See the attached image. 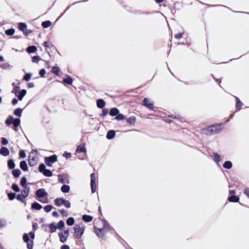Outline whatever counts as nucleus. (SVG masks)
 <instances>
[{"instance_id": "f257e3e1", "label": "nucleus", "mask_w": 249, "mask_h": 249, "mask_svg": "<svg viewBox=\"0 0 249 249\" xmlns=\"http://www.w3.org/2000/svg\"><path fill=\"white\" fill-rule=\"evenodd\" d=\"M75 237L77 239L81 237L84 232V226L82 224L76 225L74 228Z\"/></svg>"}, {"instance_id": "f03ea898", "label": "nucleus", "mask_w": 249, "mask_h": 249, "mask_svg": "<svg viewBox=\"0 0 249 249\" xmlns=\"http://www.w3.org/2000/svg\"><path fill=\"white\" fill-rule=\"evenodd\" d=\"M54 201L55 205L57 206H59L63 204L67 208L71 207V203L67 200L61 198H57Z\"/></svg>"}, {"instance_id": "7ed1b4c3", "label": "nucleus", "mask_w": 249, "mask_h": 249, "mask_svg": "<svg viewBox=\"0 0 249 249\" xmlns=\"http://www.w3.org/2000/svg\"><path fill=\"white\" fill-rule=\"evenodd\" d=\"M57 160V156L53 155L51 156L46 157L45 158V162L48 166H52V164Z\"/></svg>"}, {"instance_id": "20e7f679", "label": "nucleus", "mask_w": 249, "mask_h": 249, "mask_svg": "<svg viewBox=\"0 0 249 249\" xmlns=\"http://www.w3.org/2000/svg\"><path fill=\"white\" fill-rule=\"evenodd\" d=\"M94 228L95 233L99 237H103L108 232L103 228H98L95 226H94Z\"/></svg>"}, {"instance_id": "39448f33", "label": "nucleus", "mask_w": 249, "mask_h": 249, "mask_svg": "<svg viewBox=\"0 0 249 249\" xmlns=\"http://www.w3.org/2000/svg\"><path fill=\"white\" fill-rule=\"evenodd\" d=\"M202 133L208 135H212L215 133V129L211 125L202 130Z\"/></svg>"}, {"instance_id": "423d86ee", "label": "nucleus", "mask_w": 249, "mask_h": 249, "mask_svg": "<svg viewBox=\"0 0 249 249\" xmlns=\"http://www.w3.org/2000/svg\"><path fill=\"white\" fill-rule=\"evenodd\" d=\"M68 235H69V231L68 230H65L62 233H59V236L60 237V241L62 243H64L65 242H66Z\"/></svg>"}, {"instance_id": "0eeeda50", "label": "nucleus", "mask_w": 249, "mask_h": 249, "mask_svg": "<svg viewBox=\"0 0 249 249\" xmlns=\"http://www.w3.org/2000/svg\"><path fill=\"white\" fill-rule=\"evenodd\" d=\"M26 90L23 89H22L20 91H15V94L16 96L18 97V100L21 101L23 98L24 96L26 95Z\"/></svg>"}, {"instance_id": "6e6552de", "label": "nucleus", "mask_w": 249, "mask_h": 249, "mask_svg": "<svg viewBox=\"0 0 249 249\" xmlns=\"http://www.w3.org/2000/svg\"><path fill=\"white\" fill-rule=\"evenodd\" d=\"M47 193L45 191L44 189H39L36 192V195L39 198L47 196Z\"/></svg>"}, {"instance_id": "1a4fd4ad", "label": "nucleus", "mask_w": 249, "mask_h": 249, "mask_svg": "<svg viewBox=\"0 0 249 249\" xmlns=\"http://www.w3.org/2000/svg\"><path fill=\"white\" fill-rule=\"evenodd\" d=\"M143 105L149 109H152L154 107L153 102L150 101L147 98L143 99Z\"/></svg>"}, {"instance_id": "9d476101", "label": "nucleus", "mask_w": 249, "mask_h": 249, "mask_svg": "<svg viewBox=\"0 0 249 249\" xmlns=\"http://www.w3.org/2000/svg\"><path fill=\"white\" fill-rule=\"evenodd\" d=\"M28 163L29 165L31 166H35L37 163L36 158L30 155L28 159Z\"/></svg>"}, {"instance_id": "9b49d317", "label": "nucleus", "mask_w": 249, "mask_h": 249, "mask_svg": "<svg viewBox=\"0 0 249 249\" xmlns=\"http://www.w3.org/2000/svg\"><path fill=\"white\" fill-rule=\"evenodd\" d=\"M9 150L5 147H2L0 149V154L2 156H7L9 155Z\"/></svg>"}, {"instance_id": "f8f14e48", "label": "nucleus", "mask_w": 249, "mask_h": 249, "mask_svg": "<svg viewBox=\"0 0 249 249\" xmlns=\"http://www.w3.org/2000/svg\"><path fill=\"white\" fill-rule=\"evenodd\" d=\"M212 126L213 127V129H215V133L216 134L218 132H220V131L222 129L223 124L222 123H220Z\"/></svg>"}, {"instance_id": "ddd939ff", "label": "nucleus", "mask_w": 249, "mask_h": 249, "mask_svg": "<svg viewBox=\"0 0 249 249\" xmlns=\"http://www.w3.org/2000/svg\"><path fill=\"white\" fill-rule=\"evenodd\" d=\"M76 152H82V153L86 152L85 144H81L79 145L76 149Z\"/></svg>"}, {"instance_id": "4468645a", "label": "nucleus", "mask_w": 249, "mask_h": 249, "mask_svg": "<svg viewBox=\"0 0 249 249\" xmlns=\"http://www.w3.org/2000/svg\"><path fill=\"white\" fill-rule=\"evenodd\" d=\"M42 206L38 203L35 202L32 205V208L36 210H40L42 209Z\"/></svg>"}, {"instance_id": "2eb2a0df", "label": "nucleus", "mask_w": 249, "mask_h": 249, "mask_svg": "<svg viewBox=\"0 0 249 249\" xmlns=\"http://www.w3.org/2000/svg\"><path fill=\"white\" fill-rule=\"evenodd\" d=\"M115 136V132L114 130H109L107 135V138L108 140L113 139Z\"/></svg>"}, {"instance_id": "dca6fc26", "label": "nucleus", "mask_w": 249, "mask_h": 249, "mask_svg": "<svg viewBox=\"0 0 249 249\" xmlns=\"http://www.w3.org/2000/svg\"><path fill=\"white\" fill-rule=\"evenodd\" d=\"M20 168L24 171H26L28 170V166L27 163L25 161L22 160L20 162Z\"/></svg>"}, {"instance_id": "f3484780", "label": "nucleus", "mask_w": 249, "mask_h": 249, "mask_svg": "<svg viewBox=\"0 0 249 249\" xmlns=\"http://www.w3.org/2000/svg\"><path fill=\"white\" fill-rule=\"evenodd\" d=\"M101 222L103 223V228L105 229V230L109 231L110 230V227L109 224L106 221L101 220Z\"/></svg>"}, {"instance_id": "a211bd4d", "label": "nucleus", "mask_w": 249, "mask_h": 249, "mask_svg": "<svg viewBox=\"0 0 249 249\" xmlns=\"http://www.w3.org/2000/svg\"><path fill=\"white\" fill-rule=\"evenodd\" d=\"M228 200L230 202H237L239 200V198L235 195H232L229 197Z\"/></svg>"}, {"instance_id": "6ab92c4d", "label": "nucleus", "mask_w": 249, "mask_h": 249, "mask_svg": "<svg viewBox=\"0 0 249 249\" xmlns=\"http://www.w3.org/2000/svg\"><path fill=\"white\" fill-rule=\"evenodd\" d=\"M119 113V110L117 108H112L109 112V114L111 116H116Z\"/></svg>"}, {"instance_id": "aec40b11", "label": "nucleus", "mask_w": 249, "mask_h": 249, "mask_svg": "<svg viewBox=\"0 0 249 249\" xmlns=\"http://www.w3.org/2000/svg\"><path fill=\"white\" fill-rule=\"evenodd\" d=\"M105 106V102L103 99H99L97 101V106L98 107L102 108Z\"/></svg>"}, {"instance_id": "412c9836", "label": "nucleus", "mask_w": 249, "mask_h": 249, "mask_svg": "<svg viewBox=\"0 0 249 249\" xmlns=\"http://www.w3.org/2000/svg\"><path fill=\"white\" fill-rule=\"evenodd\" d=\"M20 120L19 119L17 118L13 119V124L15 126V130L17 131V127L20 124Z\"/></svg>"}, {"instance_id": "4be33fe9", "label": "nucleus", "mask_w": 249, "mask_h": 249, "mask_svg": "<svg viewBox=\"0 0 249 249\" xmlns=\"http://www.w3.org/2000/svg\"><path fill=\"white\" fill-rule=\"evenodd\" d=\"M232 164L231 161L227 160L223 164V167L226 169H230L232 168Z\"/></svg>"}, {"instance_id": "5701e85b", "label": "nucleus", "mask_w": 249, "mask_h": 249, "mask_svg": "<svg viewBox=\"0 0 249 249\" xmlns=\"http://www.w3.org/2000/svg\"><path fill=\"white\" fill-rule=\"evenodd\" d=\"M73 80L72 78L69 76L63 80V83L71 85L72 83Z\"/></svg>"}, {"instance_id": "b1692460", "label": "nucleus", "mask_w": 249, "mask_h": 249, "mask_svg": "<svg viewBox=\"0 0 249 249\" xmlns=\"http://www.w3.org/2000/svg\"><path fill=\"white\" fill-rule=\"evenodd\" d=\"M21 171L18 169H14L12 171V174L15 178H18L21 174Z\"/></svg>"}, {"instance_id": "393cba45", "label": "nucleus", "mask_w": 249, "mask_h": 249, "mask_svg": "<svg viewBox=\"0 0 249 249\" xmlns=\"http://www.w3.org/2000/svg\"><path fill=\"white\" fill-rule=\"evenodd\" d=\"M8 167L10 169H13L15 167V164L14 160L12 159L9 160L7 162Z\"/></svg>"}, {"instance_id": "a878e982", "label": "nucleus", "mask_w": 249, "mask_h": 249, "mask_svg": "<svg viewBox=\"0 0 249 249\" xmlns=\"http://www.w3.org/2000/svg\"><path fill=\"white\" fill-rule=\"evenodd\" d=\"M82 219L86 222H89L92 220V217L89 215H84L82 216Z\"/></svg>"}, {"instance_id": "bb28decb", "label": "nucleus", "mask_w": 249, "mask_h": 249, "mask_svg": "<svg viewBox=\"0 0 249 249\" xmlns=\"http://www.w3.org/2000/svg\"><path fill=\"white\" fill-rule=\"evenodd\" d=\"M29 188H24V190H23L21 191V196L23 198H25L27 196H28L29 195Z\"/></svg>"}, {"instance_id": "cd10ccee", "label": "nucleus", "mask_w": 249, "mask_h": 249, "mask_svg": "<svg viewBox=\"0 0 249 249\" xmlns=\"http://www.w3.org/2000/svg\"><path fill=\"white\" fill-rule=\"evenodd\" d=\"M70 188L69 185H63L61 188V190L63 193H68L70 191Z\"/></svg>"}, {"instance_id": "c85d7f7f", "label": "nucleus", "mask_w": 249, "mask_h": 249, "mask_svg": "<svg viewBox=\"0 0 249 249\" xmlns=\"http://www.w3.org/2000/svg\"><path fill=\"white\" fill-rule=\"evenodd\" d=\"M214 160L217 163L220 162L221 161V157L217 153H215L213 155Z\"/></svg>"}, {"instance_id": "c756f323", "label": "nucleus", "mask_w": 249, "mask_h": 249, "mask_svg": "<svg viewBox=\"0 0 249 249\" xmlns=\"http://www.w3.org/2000/svg\"><path fill=\"white\" fill-rule=\"evenodd\" d=\"M49 231L50 232L53 233L56 231V227L54 225V223H51L49 225Z\"/></svg>"}, {"instance_id": "7c9ffc66", "label": "nucleus", "mask_w": 249, "mask_h": 249, "mask_svg": "<svg viewBox=\"0 0 249 249\" xmlns=\"http://www.w3.org/2000/svg\"><path fill=\"white\" fill-rule=\"evenodd\" d=\"M136 122V118L135 117H131L127 119V122L131 125L135 124Z\"/></svg>"}, {"instance_id": "2f4dec72", "label": "nucleus", "mask_w": 249, "mask_h": 249, "mask_svg": "<svg viewBox=\"0 0 249 249\" xmlns=\"http://www.w3.org/2000/svg\"><path fill=\"white\" fill-rule=\"evenodd\" d=\"M27 182V179L25 177H23L21 178L20 180V184L22 186L24 187L25 189L27 188V186L26 185Z\"/></svg>"}, {"instance_id": "473e14b6", "label": "nucleus", "mask_w": 249, "mask_h": 249, "mask_svg": "<svg viewBox=\"0 0 249 249\" xmlns=\"http://www.w3.org/2000/svg\"><path fill=\"white\" fill-rule=\"evenodd\" d=\"M32 74L31 73H27L23 76V80L25 81H28L31 78Z\"/></svg>"}, {"instance_id": "72a5a7b5", "label": "nucleus", "mask_w": 249, "mask_h": 249, "mask_svg": "<svg viewBox=\"0 0 249 249\" xmlns=\"http://www.w3.org/2000/svg\"><path fill=\"white\" fill-rule=\"evenodd\" d=\"M42 173L46 177H51L53 175L52 171L46 169L42 172Z\"/></svg>"}, {"instance_id": "f704fd0d", "label": "nucleus", "mask_w": 249, "mask_h": 249, "mask_svg": "<svg viewBox=\"0 0 249 249\" xmlns=\"http://www.w3.org/2000/svg\"><path fill=\"white\" fill-rule=\"evenodd\" d=\"M36 48L34 46H29L27 48V51L29 53H33L36 51Z\"/></svg>"}, {"instance_id": "c9c22d12", "label": "nucleus", "mask_w": 249, "mask_h": 249, "mask_svg": "<svg viewBox=\"0 0 249 249\" xmlns=\"http://www.w3.org/2000/svg\"><path fill=\"white\" fill-rule=\"evenodd\" d=\"M66 223L69 226H72L74 223V220L72 217H69L66 221Z\"/></svg>"}, {"instance_id": "e433bc0d", "label": "nucleus", "mask_w": 249, "mask_h": 249, "mask_svg": "<svg viewBox=\"0 0 249 249\" xmlns=\"http://www.w3.org/2000/svg\"><path fill=\"white\" fill-rule=\"evenodd\" d=\"M22 111V109H21L20 108H18L14 111V113L16 116L20 117L21 115Z\"/></svg>"}, {"instance_id": "4c0bfd02", "label": "nucleus", "mask_w": 249, "mask_h": 249, "mask_svg": "<svg viewBox=\"0 0 249 249\" xmlns=\"http://www.w3.org/2000/svg\"><path fill=\"white\" fill-rule=\"evenodd\" d=\"M41 25L44 28H48L51 26V22L49 20L43 21Z\"/></svg>"}, {"instance_id": "58836bf2", "label": "nucleus", "mask_w": 249, "mask_h": 249, "mask_svg": "<svg viewBox=\"0 0 249 249\" xmlns=\"http://www.w3.org/2000/svg\"><path fill=\"white\" fill-rule=\"evenodd\" d=\"M14 118L12 116H9L6 120L5 124L7 125H9L11 124H13Z\"/></svg>"}, {"instance_id": "ea45409f", "label": "nucleus", "mask_w": 249, "mask_h": 249, "mask_svg": "<svg viewBox=\"0 0 249 249\" xmlns=\"http://www.w3.org/2000/svg\"><path fill=\"white\" fill-rule=\"evenodd\" d=\"M91 181L90 184H96V178L94 173L90 175Z\"/></svg>"}, {"instance_id": "a19ab883", "label": "nucleus", "mask_w": 249, "mask_h": 249, "mask_svg": "<svg viewBox=\"0 0 249 249\" xmlns=\"http://www.w3.org/2000/svg\"><path fill=\"white\" fill-rule=\"evenodd\" d=\"M15 33V30L14 29H8L5 31V34L7 36H12Z\"/></svg>"}, {"instance_id": "79ce46f5", "label": "nucleus", "mask_w": 249, "mask_h": 249, "mask_svg": "<svg viewBox=\"0 0 249 249\" xmlns=\"http://www.w3.org/2000/svg\"><path fill=\"white\" fill-rule=\"evenodd\" d=\"M59 68L58 67H53L52 69V72L56 75H58Z\"/></svg>"}, {"instance_id": "37998d69", "label": "nucleus", "mask_w": 249, "mask_h": 249, "mask_svg": "<svg viewBox=\"0 0 249 249\" xmlns=\"http://www.w3.org/2000/svg\"><path fill=\"white\" fill-rule=\"evenodd\" d=\"M12 189L16 192H18L20 191L19 188L18 187V185L16 183H14L12 184Z\"/></svg>"}, {"instance_id": "c03bdc74", "label": "nucleus", "mask_w": 249, "mask_h": 249, "mask_svg": "<svg viewBox=\"0 0 249 249\" xmlns=\"http://www.w3.org/2000/svg\"><path fill=\"white\" fill-rule=\"evenodd\" d=\"M125 118L124 116L122 114H117L115 117V119L117 120H123Z\"/></svg>"}, {"instance_id": "a18cd8bd", "label": "nucleus", "mask_w": 249, "mask_h": 249, "mask_svg": "<svg viewBox=\"0 0 249 249\" xmlns=\"http://www.w3.org/2000/svg\"><path fill=\"white\" fill-rule=\"evenodd\" d=\"M26 24L22 22L20 23L18 25L19 29L21 31H23L26 28Z\"/></svg>"}, {"instance_id": "49530a36", "label": "nucleus", "mask_w": 249, "mask_h": 249, "mask_svg": "<svg viewBox=\"0 0 249 249\" xmlns=\"http://www.w3.org/2000/svg\"><path fill=\"white\" fill-rule=\"evenodd\" d=\"M53 208V207L52 206L48 205L44 207V210L46 212L48 213L50 212Z\"/></svg>"}, {"instance_id": "de8ad7c7", "label": "nucleus", "mask_w": 249, "mask_h": 249, "mask_svg": "<svg viewBox=\"0 0 249 249\" xmlns=\"http://www.w3.org/2000/svg\"><path fill=\"white\" fill-rule=\"evenodd\" d=\"M45 169H46V167H45V165L43 163H42V164L39 165V171L41 173H42L43 172H44V171Z\"/></svg>"}, {"instance_id": "09e8293b", "label": "nucleus", "mask_w": 249, "mask_h": 249, "mask_svg": "<svg viewBox=\"0 0 249 249\" xmlns=\"http://www.w3.org/2000/svg\"><path fill=\"white\" fill-rule=\"evenodd\" d=\"M235 99H236V105H235L236 108L238 111H239V110H240V107H239V106H238V103H240L241 101L240 100L239 98L237 97H235Z\"/></svg>"}, {"instance_id": "8fccbe9b", "label": "nucleus", "mask_w": 249, "mask_h": 249, "mask_svg": "<svg viewBox=\"0 0 249 249\" xmlns=\"http://www.w3.org/2000/svg\"><path fill=\"white\" fill-rule=\"evenodd\" d=\"M65 225L64 222L62 220H60L58 223V228L59 229H62Z\"/></svg>"}, {"instance_id": "3c124183", "label": "nucleus", "mask_w": 249, "mask_h": 249, "mask_svg": "<svg viewBox=\"0 0 249 249\" xmlns=\"http://www.w3.org/2000/svg\"><path fill=\"white\" fill-rule=\"evenodd\" d=\"M8 196L9 200H12L15 198V194L13 193H8Z\"/></svg>"}, {"instance_id": "603ef678", "label": "nucleus", "mask_w": 249, "mask_h": 249, "mask_svg": "<svg viewBox=\"0 0 249 249\" xmlns=\"http://www.w3.org/2000/svg\"><path fill=\"white\" fill-rule=\"evenodd\" d=\"M59 212L63 216L67 217L68 215L67 212L64 209L60 210Z\"/></svg>"}, {"instance_id": "864d4df0", "label": "nucleus", "mask_w": 249, "mask_h": 249, "mask_svg": "<svg viewBox=\"0 0 249 249\" xmlns=\"http://www.w3.org/2000/svg\"><path fill=\"white\" fill-rule=\"evenodd\" d=\"M23 240L26 243H28L29 242V238L28 235L27 233H24L23 234Z\"/></svg>"}, {"instance_id": "5fc2aeb1", "label": "nucleus", "mask_w": 249, "mask_h": 249, "mask_svg": "<svg viewBox=\"0 0 249 249\" xmlns=\"http://www.w3.org/2000/svg\"><path fill=\"white\" fill-rule=\"evenodd\" d=\"M19 155L20 157H21V158H23V159L25 158L26 156L25 151L23 150H20V151L19 152Z\"/></svg>"}, {"instance_id": "6e6d98bb", "label": "nucleus", "mask_w": 249, "mask_h": 249, "mask_svg": "<svg viewBox=\"0 0 249 249\" xmlns=\"http://www.w3.org/2000/svg\"><path fill=\"white\" fill-rule=\"evenodd\" d=\"M32 61L33 62L37 63L39 60L40 59V58L39 56H35L32 57Z\"/></svg>"}, {"instance_id": "4d7b16f0", "label": "nucleus", "mask_w": 249, "mask_h": 249, "mask_svg": "<svg viewBox=\"0 0 249 249\" xmlns=\"http://www.w3.org/2000/svg\"><path fill=\"white\" fill-rule=\"evenodd\" d=\"M46 73V71L44 69L40 70V71L39 72V74L40 76L42 77H44V75Z\"/></svg>"}, {"instance_id": "13d9d810", "label": "nucleus", "mask_w": 249, "mask_h": 249, "mask_svg": "<svg viewBox=\"0 0 249 249\" xmlns=\"http://www.w3.org/2000/svg\"><path fill=\"white\" fill-rule=\"evenodd\" d=\"M108 113V110L107 108H104L102 110V115L103 116H106Z\"/></svg>"}, {"instance_id": "bf43d9fd", "label": "nucleus", "mask_w": 249, "mask_h": 249, "mask_svg": "<svg viewBox=\"0 0 249 249\" xmlns=\"http://www.w3.org/2000/svg\"><path fill=\"white\" fill-rule=\"evenodd\" d=\"M0 67L2 69H7L9 68V65L8 63H4L3 64L0 65Z\"/></svg>"}, {"instance_id": "052dcab7", "label": "nucleus", "mask_w": 249, "mask_h": 249, "mask_svg": "<svg viewBox=\"0 0 249 249\" xmlns=\"http://www.w3.org/2000/svg\"><path fill=\"white\" fill-rule=\"evenodd\" d=\"M44 45L45 47L49 48H50L52 46H53V45L51 42L47 41L44 42Z\"/></svg>"}, {"instance_id": "680f3d73", "label": "nucleus", "mask_w": 249, "mask_h": 249, "mask_svg": "<svg viewBox=\"0 0 249 249\" xmlns=\"http://www.w3.org/2000/svg\"><path fill=\"white\" fill-rule=\"evenodd\" d=\"M24 198L21 195H18L17 196V199L18 200H19L20 201H21L22 202H24V200L23 199Z\"/></svg>"}, {"instance_id": "e2e57ef3", "label": "nucleus", "mask_w": 249, "mask_h": 249, "mask_svg": "<svg viewBox=\"0 0 249 249\" xmlns=\"http://www.w3.org/2000/svg\"><path fill=\"white\" fill-rule=\"evenodd\" d=\"M8 143L7 140L4 138H1V143L2 145H6Z\"/></svg>"}, {"instance_id": "0e129e2a", "label": "nucleus", "mask_w": 249, "mask_h": 249, "mask_svg": "<svg viewBox=\"0 0 249 249\" xmlns=\"http://www.w3.org/2000/svg\"><path fill=\"white\" fill-rule=\"evenodd\" d=\"M63 156L67 159L70 158L71 157V154L67 152H65L63 154Z\"/></svg>"}, {"instance_id": "69168bd1", "label": "nucleus", "mask_w": 249, "mask_h": 249, "mask_svg": "<svg viewBox=\"0 0 249 249\" xmlns=\"http://www.w3.org/2000/svg\"><path fill=\"white\" fill-rule=\"evenodd\" d=\"M91 192L94 193L96 190V184H90Z\"/></svg>"}, {"instance_id": "338daca9", "label": "nucleus", "mask_w": 249, "mask_h": 249, "mask_svg": "<svg viewBox=\"0 0 249 249\" xmlns=\"http://www.w3.org/2000/svg\"><path fill=\"white\" fill-rule=\"evenodd\" d=\"M33 241H31L30 243L28 242L27 248L29 249H32L33 248Z\"/></svg>"}, {"instance_id": "774afa93", "label": "nucleus", "mask_w": 249, "mask_h": 249, "mask_svg": "<svg viewBox=\"0 0 249 249\" xmlns=\"http://www.w3.org/2000/svg\"><path fill=\"white\" fill-rule=\"evenodd\" d=\"M244 194H245L249 197V188H246L244 191Z\"/></svg>"}]
</instances>
